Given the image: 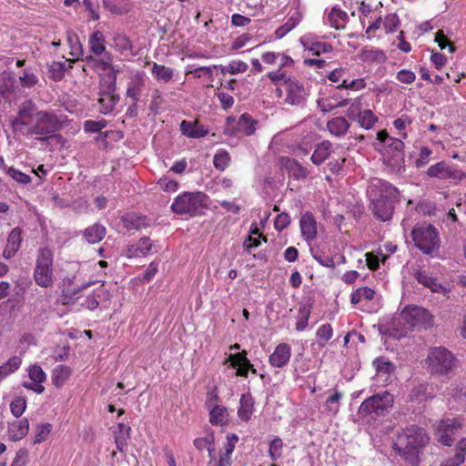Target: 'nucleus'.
Returning a JSON list of instances; mask_svg holds the SVG:
<instances>
[{
    "mask_svg": "<svg viewBox=\"0 0 466 466\" xmlns=\"http://www.w3.org/2000/svg\"><path fill=\"white\" fill-rule=\"evenodd\" d=\"M327 128L332 135L341 137L348 132L350 123L345 117L337 116L328 121Z\"/></svg>",
    "mask_w": 466,
    "mask_h": 466,
    "instance_id": "a878e982",
    "label": "nucleus"
},
{
    "mask_svg": "<svg viewBox=\"0 0 466 466\" xmlns=\"http://www.w3.org/2000/svg\"><path fill=\"white\" fill-rule=\"evenodd\" d=\"M347 21V13L337 7H333L327 16V24L337 30L343 29Z\"/></svg>",
    "mask_w": 466,
    "mask_h": 466,
    "instance_id": "393cba45",
    "label": "nucleus"
},
{
    "mask_svg": "<svg viewBox=\"0 0 466 466\" xmlns=\"http://www.w3.org/2000/svg\"><path fill=\"white\" fill-rule=\"evenodd\" d=\"M435 42L438 44L441 49H444L446 46H449V50L451 53L454 52L455 47L452 44L450 43L447 36L444 35L442 30H439L435 35Z\"/></svg>",
    "mask_w": 466,
    "mask_h": 466,
    "instance_id": "bf43d9fd",
    "label": "nucleus"
},
{
    "mask_svg": "<svg viewBox=\"0 0 466 466\" xmlns=\"http://www.w3.org/2000/svg\"><path fill=\"white\" fill-rule=\"evenodd\" d=\"M104 35L100 31H95L89 38L91 51L95 55H101L105 51Z\"/></svg>",
    "mask_w": 466,
    "mask_h": 466,
    "instance_id": "4c0bfd02",
    "label": "nucleus"
},
{
    "mask_svg": "<svg viewBox=\"0 0 466 466\" xmlns=\"http://www.w3.org/2000/svg\"><path fill=\"white\" fill-rule=\"evenodd\" d=\"M29 431V422L27 419L15 420L8 425V437L11 441H16L22 440Z\"/></svg>",
    "mask_w": 466,
    "mask_h": 466,
    "instance_id": "aec40b11",
    "label": "nucleus"
},
{
    "mask_svg": "<svg viewBox=\"0 0 466 466\" xmlns=\"http://www.w3.org/2000/svg\"><path fill=\"white\" fill-rule=\"evenodd\" d=\"M145 86V73L137 72L134 74L127 84V96L132 100H139L141 92Z\"/></svg>",
    "mask_w": 466,
    "mask_h": 466,
    "instance_id": "f3484780",
    "label": "nucleus"
},
{
    "mask_svg": "<svg viewBox=\"0 0 466 466\" xmlns=\"http://www.w3.org/2000/svg\"><path fill=\"white\" fill-rule=\"evenodd\" d=\"M248 66L247 63L243 61H232L228 66H221V73L222 74H238V73H244L248 70Z\"/></svg>",
    "mask_w": 466,
    "mask_h": 466,
    "instance_id": "a19ab883",
    "label": "nucleus"
},
{
    "mask_svg": "<svg viewBox=\"0 0 466 466\" xmlns=\"http://www.w3.org/2000/svg\"><path fill=\"white\" fill-rule=\"evenodd\" d=\"M208 196L202 192H185L178 195L171 205L173 212L195 217L206 207Z\"/></svg>",
    "mask_w": 466,
    "mask_h": 466,
    "instance_id": "9b49d317",
    "label": "nucleus"
},
{
    "mask_svg": "<svg viewBox=\"0 0 466 466\" xmlns=\"http://www.w3.org/2000/svg\"><path fill=\"white\" fill-rule=\"evenodd\" d=\"M10 124L15 132L37 136L38 140H46L61 127L54 112L38 110L32 100H25L19 105L16 116L10 117Z\"/></svg>",
    "mask_w": 466,
    "mask_h": 466,
    "instance_id": "f257e3e1",
    "label": "nucleus"
},
{
    "mask_svg": "<svg viewBox=\"0 0 466 466\" xmlns=\"http://www.w3.org/2000/svg\"><path fill=\"white\" fill-rule=\"evenodd\" d=\"M152 244L147 237L141 238L136 246H131L127 248V256L131 257H144L151 250Z\"/></svg>",
    "mask_w": 466,
    "mask_h": 466,
    "instance_id": "c756f323",
    "label": "nucleus"
},
{
    "mask_svg": "<svg viewBox=\"0 0 466 466\" xmlns=\"http://www.w3.org/2000/svg\"><path fill=\"white\" fill-rule=\"evenodd\" d=\"M247 352L243 350L236 354H231L229 359L231 360L230 366L233 368L238 367L237 376L247 377L248 370H251L252 373L256 374L257 370L253 368V365L246 357Z\"/></svg>",
    "mask_w": 466,
    "mask_h": 466,
    "instance_id": "2eb2a0df",
    "label": "nucleus"
},
{
    "mask_svg": "<svg viewBox=\"0 0 466 466\" xmlns=\"http://www.w3.org/2000/svg\"><path fill=\"white\" fill-rule=\"evenodd\" d=\"M332 152V144L328 141H322L316 145L314 152L310 157L313 164L319 166L329 158Z\"/></svg>",
    "mask_w": 466,
    "mask_h": 466,
    "instance_id": "5701e85b",
    "label": "nucleus"
},
{
    "mask_svg": "<svg viewBox=\"0 0 466 466\" xmlns=\"http://www.w3.org/2000/svg\"><path fill=\"white\" fill-rule=\"evenodd\" d=\"M399 325L406 330L429 329L433 325V316L420 307H406L399 317Z\"/></svg>",
    "mask_w": 466,
    "mask_h": 466,
    "instance_id": "9d476101",
    "label": "nucleus"
},
{
    "mask_svg": "<svg viewBox=\"0 0 466 466\" xmlns=\"http://www.w3.org/2000/svg\"><path fill=\"white\" fill-rule=\"evenodd\" d=\"M378 140L382 143L381 154L385 165L392 172H400L404 164V144L400 138L391 137L384 130L378 133Z\"/></svg>",
    "mask_w": 466,
    "mask_h": 466,
    "instance_id": "39448f33",
    "label": "nucleus"
},
{
    "mask_svg": "<svg viewBox=\"0 0 466 466\" xmlns=\"http://www.w3.org/2000/svg\"><path fill=\"white\" fill-rule=\"evenodd\" d=\"M151 73L157 81L164 83L169 82L174 76V70L172 68L157 63H153Z\"/></svg>",
    "mask_w": 466,
    "mask_h": 466,
    "instance_id": "473e14b6",
    "label": "nucleus"
},
{
    "mask_svg": "<svg viewBox=\"0 0 466 466\" xmlns=\"http://www.w3.org/2000/svg\"><path fill=\"white\" fill-rule=\"evenodd\" d=\"M455 366L454 355L444 347L431 348L425 360V368L433 376H448Z\"/></svg>",
    "mask_w": 466,
    "mask_h": 466,
    "instance_id": "0eeeda50",
    "label": "nucleus"
},
{
    "mask_svg": "<svg viewBox=\"0 0 466 466\" xmlns=\"http://www.w3.org/2000/svg\"><path fill=\"white\" fill-rule=\"evenodd\" d=\"M53 252L47 248H40L33 274L36 285L45 289L53 287Z\"/></svg>",
    "mask_w": 466,
    "mask_h": 466,
    "instance_id": "1a4fd4ad",
    "label": "nucleus"
},
{
    "mask_svg": "<svg viewBox=\"0 0 466 466\" xmlns=\"http://www.w3.org/2000/svg\"><path fill=\"white\" fill-rule=\"evenodd\" d=\"M383 54L379 50L373 49H363L360 53L359 56L362 61H373L381 57Z\"/></svg>",
    "mask_w": 466,
    "mask_h": 466,
    "instance_id": "e2e57ef3",
    "label": "nucleus"
},
{
    "mask_svg": "<svg viewBox=\"0 0 466 466\" xmlns=\"http://www.w3.org/2000/svg\"><path fill=\"white\" fill-rule=\"evenodd\" d=\"M367 192L373 214L381 221L390 220L393 214L394 202L398 199V189L390 183L376 178L371 181Z\"/></svg>",
    "mask_w": 466,
    "mask_h": 466,
    "instance_id": "f03ea898",
    "label": "nucleus"
},
{
    "mask_svg": "<svg viewBox=\"0 0 466 466\" xmlns=\"http://www.w3.org/2000/svg\"><path fill=\"white\" fill-rule=\"evenodd\" d=\"M348 104L347 99H342L337 104H332L329 99L319 98L317 100V105L323 113L330 112L332 109L344 106Z\"/></svg>",
    "mask_w": 466,
    "mask_h": 466,
    "instance_id": "de8ad7c7",
    "label": "nucleus"
},
{
    "mask_svg": "<svg viewBox=\"0 0 466 466\" xmlns=\"http://www.w3.org/2000/svg\"><path fill=\"white\" fill-rule=\"evenodd\" d=\"M22 242L21 230L19 228H15L10 232L6 246L3 251V256L5 258H10L19 250Z\"/></svg>",
    "mask_w": 466,
    "mask_h": 466,
    "instance_id": "6ab92c4d",
    "label": "nucleus"
},
{
    "mask_svg": "<svg viewBox=\"0 0 466 466\" xmlns=\"http://www.w3.org/2000/svg\"><path fill=\"white\" fill-rule=\"evenodd\" d=\"M286 167L297 179L305 178L309 175L308 169L295 159L288 158L286 161Z\"/></svg>",
    "mask_w": 466,
    "mask_h": 466,
    "instance_id": "e433bc0d",
    "label": "nucleus"
},
{
    "mask_svg": "<svg viewBox=\"0 0 466 466\" xmlns=\"http://www.w3.org/2000/svg\"><path fill=\"white\" fill-rule=\"evenodd\" d=\"M215 437L213 433H210L203 438H197L194 440V446L198 450L202 451L204 449H207L208 445L212 444L214 442Z\"/></svg>",
    "mask_w": 466,
    "mask_h": 466,
    "instance_id": "0e129e2a",
    "label": "nucleus"
},
{
    "mask_svg": "<svg viewBox=\"0 0 466 466\" xmlns=\"http://www.w3.org/2000/svg\"><path fill=\"white\" fill-rule=\"evenodd\" d=\"M106 232V228L103 225L96 223L85 229L84 237L89 243L96 244L104 238Z\"/></svg>",
    "mask_w": 466,
    "mask_h": 466,
    "instance_id": "bb28decb",
    "label": "nucleus"
},
{
    "mask_svg": "<svg viewBox=\"0 0 466 466\" xmlns=\"http://www.w3.org/2000/svg\"><path fill=\"white\" fill-rule=\"evenodd\" d=\"M461 428V424L454 419L442 420L437 428L438 441L445 446L452 444V436Z\"/></svg>",
    "mask_w": 466,
    "mask_h": 466,
    "instance_id": "4468645a",
    "label": "nucleus"
},
{
    "mask_svg": "<svg viewBox=\"0 0 466 466\" xmlns=\"http://www.w3.org/2000/svg\"><path fill=\"white\" fill-rule=\"evenodd\" d=\"M131 428L123 422L117 424V429L113 431L115 443L120 452H124L127 441L130 438Z\"/></svg>",
    "mask_w": 466,
    "mask_h": 466,
    "instance_id": "b1692460",
    "label": "nucleus"
},
{
    "mask_svg": "<svg viewBox=\"0 0 466 466\" xmlns=\"http://www.w3.org/2000/svg\"><path fill=\"white\" fill-rule=\"evenodd\" d=\"M209 409V421L211 424L222 425L228 420V410L226 407L214 404Z\"/></svg>",
    "mask_w": 466,
    "mask_h": 466,
    "instance_id": "72a5a7b5",
    "label": "nucleus"
},
{
    "mask_svg": "<svg viewBox=\"0 0 466 466\" xmlns=\"http://www.w3.org/2000/svg\"><path fill=\"white\" fill-rule=\"evenodd\" d=\"M313 258L322 266L333 268L336 266L335 258L329 255H326L321 251H316L313 253Z\"/></svg>",
    "mask_w": 466,
    "mask_h": 466,
    "instance_id": "603ef678",
    "label": "nucleus"
},
{
    "mask_svg": "<svg viewBox=\"0 0 466 466\" xmlns=\"http://www.w3.org/2000/svg\"><path fill=\"white\" fill-rule=\"evenodd\" d=\"M26 409V399L25 397H15L10 403V410L12 414L19 418Z\"/></svg>",
    "mask_w": 466,
    "mask_h": 466,
    "instance_id": "37998d69",
    "label": "nucleus"
},
{
    "mask_svg": "<svg viewBox=\"0 0 466 466\" xmlns=\"http://www.w3.org/2000/svg\"><path fill=\"white\" fill-rule=\"evenodd\" d=\"M28 376L35 384H41L46 380V375L38 365H33L29 368Z\"/></svg>",
    "mask_w": 466,
    "mask_h": 466,
    "instance_id": "a18cd8bd",
    "label": "nucleus"
},
{
    "mask_svg": "<svg viewBox=\"0 0 466 466\" xmlns=\"http://www.w3.org/2000/svg\"><path fill=\"white\" fill-rule=\"evenodd\" d=\"M427 175L431 177L452 181H461L466 177L461 169L445 161L431 166L427 170Z\"/></svg>",
    "mask_w": 466,
    "mask_h": 466,
    "instance_id": "ddd939ff",
    "label": "nucleus"
},
{
    "mask_svg": "<svg viewBox=\"0 0 466 466\" xmlns=\"http://www.w3.org/2000/svg\"><path fill=\"white\" fill-rule=\"evenodd\" d=\"M428 441L429 437L424 429L411 425L398 433L393 447L399 454H403L406 460L413 461L417 458L419 450Z\"/></svg>",
    "mask_w": 466,
    "mask_h": 466,
    "instance_id": "7ed1b4c3",
    "label": "nucleus"
},
{
    "mask_svg": "<svg viewBox=\"0 0 466 466\" xmlns=\"http://www.w3.org/2000/svg\"><path fill=\"white\" fill-rule=\"evenodd\" d=\"M67 41L71 47V55L76 59H78L79 56L83 54V51L77 35L74 33H68Z\"/></svg>",
    "mask_w": 466,
    "mask_h": 466,
    "instance_id": "8fccbe9b",
    "label": "nucleus"
},
{
    "mask_svg": "<svg viewBox=\"0 0 466 466\" xmlns=\"http://www.w3.org/2000/svg\"><path fill=\"white\" fill-rule=\"evenodd\" d=\"M414 246L425 255H433L441 248V238L438 229L431 224H417L411 230Z\"/></svg>",
    "mask_w": 466,
    "mask_h": 466,
    "instance_id": "423d86ee",
    "label": "nucleus"
},
{
    "mask_svg": "<svg viewBox=\"0 0 466 466\" xmlns=\"http://www.w3.org/2000/svg\"><path fill=\"white\" fill-rule=\"evenodd\" d=\"M310 315V306L308 304L300 305L298 314V320L296 323V329L302 331L308 326L309 318Z\"/></svg>",
    "mask_w": 466,
    "mask_h": 466,
    "instance_id": "58836bf2",
    "label": "nucleus"
},
{
    "mask_svg": "<svg viewBox=\"0 0 466 466\" xmlns=\"http://www.w3.org/2000/svg\"><path fill=\"white\" fill-rule=\"evenodd\" d=\"M21 365V359L17 356L10 358L5 364L0 366V371L8 376L15 372Z\"/></svg>",
    "mask_w": 466,
    "mask_h": 466,
    "instance_id": "49530a36",
    "label": "nucleus"
},
{
    "mask_svg": "<svg viewBox=\"0 0 466 466\" xmlns=\"http://www.w3.org/2000/svg\"><path fill=\"white\" fill-rule=\"evenodd\" d=\"M316 335L319 339V344L324 346L332 338L333 329L329 324H323L318 329Z\"/></svg>",
    "mask_w": 466,
    "mask_h": 466,
    "instance_id": "c03bdc74",
    "label": "nucleus"
},
{
    "mask_svg": "<svg viewBox=\"0 0 466 466\" xmlns=\"http://www.w3.org/2000/svg\"><path fill=\"white\" fill-rule=\"evenodd\" d=\"M231 455L232 453H228V451H221L219 459L218 461L210 460L208 466H229L231 464Z\"/></svg>",
    "mask_w": 466,
    "mask_h": 466,
    "instance_id": "13d9d810",
    "label": "nucleus"
},
{
    "mask_svg": "<svg viewBox=\"0 0 466 466\" xmlns=\"http://www.w3.org/2000/svg\"><path fill=\"white\" fill-rule=\"evenodd\" d=\"M114 43L117 49L121 51L131 50L133 46L129 38L125 35H117L114 37Z\"/></svg>",
    "mask_w": 466,
    "mask_h": 466,
    "instance_id": "6e6d98bb",
    "label": "nucleus"
},
{
    "mask_svg": "<svg viewBox=\"0 0 466 466\" xmlns=\"http://www.w3.org/2000/svg\"><path fill=\"white\" fill-rule=\"evenodd\" d=\"M415 74L412 71L402 69L397 74V79L404 84H410L415 80Z\"/></svg>",
    "mask_w": 466,
    "mask_h": 466,
    "instance_id": "774afa93",
    "label": "nucleus"
},
{
    "mask_svg": "<svg viewBox=\"0 0 466 466\" xmlns=\"http://www.w3.org/2000/svg\"><path fill=\"white\" fill-rule=\"evenodd\" d=\"M48 67L53 79L59 80L63 77L65 68V65L63 63L54 61L48 66Z\"/></svg>",
    "mask_w": 466,
    "mask_h": 466,
    "instance_id": "4d7b16f0",
    "label": "nucleus"
},
{
    "mask_svg": "<svg viewBox=\"0 0 466 466\" xmlns=\"http://www.w3.org/2000/svg\"><path fill=\"white\" fill-rule=\"evenodd\" d=\"M415 278L418 282L422 284L424 287L429 288L432 292L441 294H445L447 292V289L439 283L436 279L430 276L426 271H417L415 273Z\"/></svg>",
    "mask_w": 466,
    "mask_h": 466,
    "instance_id": "4be33fe9",
    "label": "nucleus"
},
{
    "mask_svg": "<svg viewBox=\"0 0 466 466\" xmlns=\"http://www.w3.org/2000/svg\"><path fill=\"white\" fill-rule=\"evenodd\" d=\"M230 155L225 149L218 150L213 157L214 167L219 171H224L230 165Z\"/></svg>",
    "mask_w": 466,
    "mask_h": 466,
    "instance_id": "c9c22d12",
    "label": "nucleus"
},
{
    "mask_svg": "<svg viewBox=\"0 0 466 466\" xmlns=\"http://www.w3.org/2000/svg\"><path fill=\"white\" fill-rule=\"evenodd\" d=\"M301 43L306 49L312 52V54L315 56L329 53L332 50V46L327 43L312 42L304 39H301Z\"/></svg>",
    "mask_w": 466,
    "mask_h": 466,
    "instance_id": "f704fd0d",
    "label": "nucleus"
},
{
    "mask_svg": "<svg viewBox=\"0 0 466 466\" xmlns=\"http://www.w3.org/2000/svg\"><path fill=\"white\" fill-rule=\"evenodd\" d=\"M7 175L10 177H12L14 180H15L16 182L23 184V185H26L31 182L30 176L21 172L20 170H18L15 167L8 168Z\"/></svg>",
    "mask_w": 466,
    "mask_h": 466,
    "instance_id": "864d4df0",
    "label": "nucleus"
},
{
    "mask_svg": "<svg viewBox=\"0 0 466 466\" xmlns=\"http://www.w3.org/2000/svg\"><path fill=\"white\" fill-rule=\"evenodd\" d=\"M257 121L250 116L243 114L237 122L236 130L245 136H251L256 130Z\"/></svg>",
    "mask_w": 466,
    "mask_h": 466,
    "instance_id": "c85d7f7f",
    "label": "nucleus"
},
{
    "mask_svg": "<svg viewBox=\"0 0 466 466\" xmlns=\"http://www.w3.org/2000/svg\"><path fill=\"white\" fill-rule=\"evenodd\" d=\"M466 455V438L461 439L456 444V453L453 457L448 459L441 466H460L465 461Z\"/></svg>",
    "mask_w": 466,
    "mask_h": 466,
    "instance_id": "cd10ccee",
    "label": "nucleus"
},
{
    "mask_svg": "<svg viewBox=\"0 0 466 466\" xmlns=\"http://www.w3.org/2000/svg\"><path fill=\"white\" fill-rule=\"evenodd\" d=\"M283 447L282 440L279 437L274 438L269 443V457L271 460L276 461L281 456V450Z\"/></svg>",
    "mask_w": 466,
    "mask_h": 466,
    "instance_id": "3c124183",
    "label": "nucleus"
},
{
    "mask_svg": "<svg viewBox=\"0 0 466 466\" xmlns=\"http://www.w3.org/2000/svg\"><path fill=\"white\" fill-rule=\"evenodd\" d=\"M277 92L279 97H283L285 105L296 107L305 106L309 96V89L305 83L291 76L280 83Z\"/></svg>",
    "mask_w": 466,
    "mask_h": 466,
    "instance_id": "6e6552de",
    "label": "nucleus"
},
{
    "mask_svg": "<svg viewBox=\"0 0 466 466\" xmlns=\"http://www.w3.org/2000/svg\"><path fill=\"white\" fill-rule=\"evenodd\" d=\"M399 24H400V21H399L397 15H395V14L388 15L385 17L384 28L387 33H392V32L396 31Z\"/></svg>",
    "mask_w": 466,
    "mask_h": 466,
    "instance_id": "680f3d73",
    "label": "nucleus"
},
{
    "mask_svg": "<svg viewBox=\"0 0 466 466\" xmlns=\"http://www.w3.org/2000/svg\"><path fill=\"white\" fill-rule=\"evenodd\" d=\"M125 226L127 228L139 229L147 226L146 218L135 214H128L124 218Z\"/></svg>",
    "mask_w": 466,
    "mask_h": 466,
    "instance_id": "79ce46f5",
    "label": "nucleus"
},
{
    "mask_svg": "<svg viewBox=\"0 0 466 466\" xmlns=\"http://www.w3.org/2000/svg\"><path fill=\"white\" fill-rule=\"evenodd\" d=\"M290 224V217L288 213L282 212L275 218V228L279 231L283 230Z\"/></svg>",
    "mask_w": 466,
    "mask_h": 466,
    "instance_id": "052dcab7",
    "label": "nucleus"
},
{
    "mask_svg": "<svg viewBox=\"0 0 466 466\" xmlns=\"http://www.w3.org/2000/svg\"><path fill=\"white\" fill-rule=\"evenodd\" d=\"M290 355V347L286 343H281L276 347L274 352L270 355L269 362L274 367H284L289 362Z\"/></svg>",
    "mask_w": 466,
    "mask_h": 466,
    "instance_id": "dca6fc26",
    "label": "nucleus"
},
{
    "mask_svg": "<svg viewBox=\"0 0 466 466\" xmlns=\"http://www.w3.org/2000/svg\"><path fill=\"white\" fill-rule=\"evenodd\" d=\"M238 415L242 420H248L253 413L254 401L250 395L243 394L240 398Z\"/></svg>",
    "mask_w": 466,
    "mask_h": 466,
    "instance_id": "2f4dec72",
    "label": "nucleus"
},
{
    "mask_svg": "<svg viewBox=\"0 0 466 466\" xmlns=\"http://www.w3.org/2000/svg\"><path fill=\"white\" fill-rule=\"evenodd\" d=\"M299 224L303 238L307 241L313 240L317 236V223L312 214H304Z\"/></svg>",
    "mask_w": 466,
    "mask_h": 466,
    "instance_id": "a211bd4d",
    "label": "nucleus"
},
{
    "mask_svg": "<svg viewBox=\"0 0 466 466\" xmlns=\"http://www.w3.org/2000/svg\"><path fill=\"white\" fill-rule=\"evenodd\" d=\"M393 401V396L388 391L375 394L361 403L359 413L363 416L371 414L383 416L391 408Z\"/></svg>",
    "mask_w": 466,
    "mask_h": 466,
    "instance_id": "f8f14e48",
    "label": "nucleus"
},
{
    "mask_svg": "<svg viewBox=\"0 0 466 466\" xmlns=\"http://www.w3.org/2000/svg\"><path fill=\"white\" fill-rule=\"evenodd\" d=\"M297 25V21L290 18L285 25L279 27L276 32L275 35L277 38H282L284 37L290 30H292Z\"/></svg>",
    "mask_w": 466,
    "mask_h": 466,
    "instance_id": "69168bd1",
    "label": "nucleus"
},
{
    "mask_svg": "<svg viewBox=\"0 0 466 466\" xmlns=\"http://www.w3.org/2000/svg\"><path fill=\"white\" fill-rule=\"evenodd\" d=\"M180 129L183 135L192 138H200L208 133V131L197 121L191 122L183 120L180 124Z\"/></svg>",
    "mask_w": 466,
    "mask_h": 466,
    "instance_id": "412c9836",
    "label": "nucleus"
},
{
    "mask_svg": "<svg viewBox=\"0 0 466 466\" xmlns=\"http://www.w3.org/2000/svg\"><path fill=\"white\" fill-rule=\"evenodd\" d=\"M342 393L336 391L330 395L325 402V410L331 415H335L339 410V401L342 399Z\"/></svg>",
    "mask_w": 466,
    "mask_h": 466,
    "instance_id": "ea45409f",
    "label": "nucleus"
},
{
    "mask_svg": "<svg viewBox=\"0 0 466 466\" xmlns=\"http://www.w3.org/2000/svg\"><path fill=\"white\" fill-rule=\"evenodd\" d=\"M358 121L362 127L370 129L374 126L375 122L377 121V118L373 115L371 110H364L359 116Z\"/></svg>",
    "mask_w": 466,
    "mask_h": 466,
    "instance_id": "09e8293b",
    "label": "nucleus"
},
{
    "mask_svg": "<svg viewBox=\"0 0 466 466\" xmlns=\"http://www.w3.org/2000/svg\"><path fill=\"white\" fill-rule=\"evenodd\" d=\"M106 127V121L102 119L99 121L86 120L84 124V129L86 132L96 133L101 131Z\"/></svg>",
    "mask_w": 466,
    "mask_h": 466,
    "instance_id": "5fc2aeb1",
    "label": "nucleus"
},
{
    "mask_svg": "<svg viewBox=\"0 0 466 466\" xmlns=\"http://www.w3.org/2000/svg\"><path fill=\"white\" fill-rule=\"evenodd\" d=\"M71 369L65 365L56 366L52 371V382L56 388H61L71 375Z\"/></svg>",
    "mask_w": 466,
    "mask_h": 466,
    "instance_id": "7c9ffc66",
    "label": "nucleus"
},
{
    "mask_svg": "<svg viewBox=\"0 0 466 466\" xmlns=\"http://www.w3.org/2000/svg\"><path fill=\"white\" fill-rule=\"evenodd\" d=\"M28 451L25 449H20L11 464V466H25L27 462Z\"/></svg>",
    "mask_w": 466,
    "mask_h": 466,
    "instance_id": "338daca9",
    "label": "nucleus"
},
{
    "mask_svg": "<svg viewBox=\"0 0 466 466\" xmlns=\"http://www.w3.org/2000/svg\"><path fill=\"white\" fill-rule=\"evenodd\" d=\"M103 69L108 70L107 80L100 83L99 97L97 99L98 110L101 114L106 115L111 113L119 100L116 90V74L118 72L112 65L103 63Z\"/></svg>",
    "mask_w": 466,
    "mask_h": 466,
    "instance_id": "20e7f679",
    "label": "nucleus"
}]
</instances>
